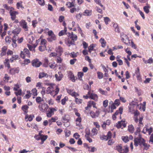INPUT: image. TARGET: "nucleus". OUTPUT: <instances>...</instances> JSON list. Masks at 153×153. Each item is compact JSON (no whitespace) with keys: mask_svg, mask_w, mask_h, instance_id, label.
I'll return each mask as SVG.
<instances>
[{"mask_svg":"<svg viewBox=\"0 0 153 153\" xmlns=\"http://www.w3.org/2000/svg\"><path fill=\"white\" fill-rule=\"evenodd\" d=\"M10 78V77L7 74H5L4 77V80L5 82H8V80Z\"/></svg>","mask_w":153,"mask_h":153,"instance_id":"obj_60","label":"nucleus"},{"mask_svg":"<svg viewBox=\"0 0 153 153\" xmlns=\"http://www.w3.org/2000/svg\"><path fill=\"white\" fill-rule=\"evenodd\" d=\"M67 31V28L66 27H64V30L61 31L59 33V36H61L64 35L65 34H67L66 33Z\"/></svg>","mask_w":153,"mask_h":153,"instance_id":"obj_27","label":"nucleus"},{"mask_svg":"<svg viewBox=\"0 0 153 153\" xmlns=\"http://www.w3.org/2000/svg\"><path fill=\"white\" fill-rule=\"evenodd\" d=\"M124 149H123V152L127 153L128 152V148L127 146H124Z\"/></svg>","mask_w":153,"mask_h":153,"instance_id":"obj_59","label":"nucleus"},{"mask_svg":"<svg viewBox=\"0 0 153 153\" xmlns=\"http://www.w3.org/2000/svg\"><path fill=\"white\" fill-rule=\"evenodd\" d=\"M20 26L22 27L25 31L28 30V27L27 23L24 19H22L19 22Z\"/></svg>","mask_w":153,"mask_h":153,"instance_id":"obj_8","label":"nucleus"},{"mask_svg":"<svg viewBox=\"0 0 153 153\" xmlns=\"http://www.w3.org/2000/svg\"><path fill=\"white\" fill-rule=\"evenodd\" d=\"M114 149L117 150L120 153H123L122 146L121 144H118L116 145Z\"/></svg>","mask_w":153,"mask_h":153,"instance_id":"obj_19","label":"nucleus"},{"mask_svg":"<svg viewBox=\"0 0 153 153\" xmlns=\"http://www.w3.org/2000/svg\"><path fill=\"white\" fill-rule=\"evenodd\" d=\"M59 91V89L58 85H54L48 87L47 88L46 91L47 94H50L53 97L57 94Z\"/></svg>","mask_w":153,"mask_h":153,"instance_id":"obj_2","label":"nucleus"},{"mask_svg":"<svg viewBox=\"0 0 153 153\" xmlns=\"http://www.w3.org/2000/svg\"><path fill=\"white\" fill-rule=\"evenodd\" d=\"M38 108L41 111L45 112L47 111L48 106L46 103H41L39 105Z\"/></svg>","mask_w":153,"mask_h":153,"instance_id":"obj_7","label":"nucleus"},{"mask_svg":"<svg viewBox=\"0 0 153 153\" xmlns=\"http://www.w3.org/2000/svg\"><path fill=\"white\" fill-rule=\"evenodd\" d=\"M87 105L89 107L93 106V107L96 108V103L95 102L92 101H89Z\"/></svg>","mask_w":153,"mask_h":153,"instance_id":"obj_30","label":"nucleus"},{"mask_svg":"<svg viewBox=\"0 0 153 153\" xmlns=\"http://www.w3.org/2000/svg\"><path fill=\"white\" fill-rule=\"evenodd\" d=\"M96 45L94 44H92L88 47V51L90 53L92 51L94 50V48L95 47Z\"/></svg>","mask_w":153,"mask_h":153,"instance_id":"obj_40","label":"nucleus"},{"mask_svg":"<svg viewBox=\"0 0 153 153\" xmlns=\"http://www.w3.org/2000/svg\"><path fill=\"white\" fill-rule=\"evenodd\" d=\"M142 143V146H143L144 147V149L146 150L148 149L150 147V145L146 143V141L145 140Z\"/></svg>","mask_w":153,"mask_h":153,"instance_id":"obj_33","label":"nucleus"},{"mask_svg":"<svg viewBox=\"0 0 153 153\" xmlns=\"http://www.w3.org/2000/svg\"><path fill=\"white\" fill-rule=\"evenodd\" d=\"M98 77L99 79H101L103 78V74L101 72L98 71L97 72Z\"/></svg>","mask_w":153,"mask_h":153,"instance_id":"obj_57","label":"nucleus"},{"mask_svg":"<svg viewBox=\"0 0 153 153\" xmlns=\"http://www.w3.org/2000/svg\"><path fill=\"white\" fill-rule=\"evenodd\" d=\"M24 52L25 53L27 56L28 57H30V52L29 50L26 48H25L23 50Z\"/></svg>","mask_w":153,"mask_h":153,"instance_id":"obj_43","label":"nucleus"},{"mask_svg":"<svg viewBox=\"0 0 153 153\" xmlns=\"http://www.w3.org/2000/svg\"><path fill=\"white\" fill-rule=\"evenodd\" d=\"M47 41L45 39H41L40 42L41 45H45L46 46Z\"/></svg>","mask_w":153,"mask_h":153,"instance_id":"obj_58","label":"nucleus"},{"mask_svg":"<svg viewBox=\"0 0 153 153\" xmlns=\"http://www.w3.org/2000/svg\"><path fill=\"white\" fill-rule=\"evenodd\" d=\"M56 39V37L55 34L49 36L47 38L48 40L50 42L55 40Z\"/></svg>","mask_w":153,"mask_h":153,"instance_id":"obj_24","label":"nucleus"},{"mask_svg":"<svg viewBox=\"0 0 153 153\" xmlns=\"http://www.w3.org/2000/svg\"><path fill=\"white\" fill-rule=\"evenodd\" d=\"M17 92H15V94L18 97V95H21L22 94V90L21 89H19L18 90Z\"/></svg>","mask_w":153,"mask_h":153,"instance_id":"obj_61","label":"nucleus"},{"mask_svg":"<svg viewBox=\"0 0 153 153\" xmlns=\"http://www.w3.org/2000/svg\"><path fill=\"white\" fill-rule=\"evenodd\" d=\"M91 10H85L83 12V15L84 16H90L91 15Z\"/></svg>","mask_w":153,"mask_h":153,"instance_id":"obj_28","label":"nucleus"},{"mask_svg":"<svg viewBox=\"0 0 153 153\" xmlns=\"http://www.w3.org/2000/svg\"><path fill=\"white\" fill-rule=\"evenodd\" d=\"M121 40L123 42L127 45H129L130 44L131 40H130L128 37L126 35H123L121 36Z\"/></svg>","mask_w":153,"mask_h":153,"instance_id":"obj_9","label":"nucleus"},{"mask_svg":"<svg viewBox=\"0 0 153 153\" xmlns=\"http://www.w3.org/2000/svg\"><path fill=\"white\" fill-rule=\"evenodd\" d=\"M48 66L51 68L52 69L54 68L56 66L55 63L54 62H50Z\"/></svg>","mask_w":153,"mask_h":153,"instance_id":"obj_47","label":"nucleus"},{"mask_svg":"<svg viewBox=\"0 0 153 153\" xmlns=\"http://www.w3.org/2000/svg\"><path fill=\"white\" fill-rule=\"evenodd\" d=\"M46 49V46L45 45H41L39 47V50L41 51H43Z\"/></svg>","mask_w":153,"mask_h":153,"instance_id":"obj_46","label":"nucleus"},{"mask_svg":"<svg viewBox=\"0 0 153 153\" xmlns=\"http://www.w3.org/2000/svg\"><path fill=\"white\" fill-rule=\"evenodd\" d=\"M130 45L131 47L134 49L137 48V47L136 45L134 43L132 40H131L130 44H129Z\"/></svg>","mask_w":153,"mask_h":153,"instance_id":"obj_49","label":"nucleus"},{"mask_svg":"<svg viewBox=\"0 0 153 153\" xmlns=\"http://www.w3.org/2000/svg\"><path fill=\"white\" fill-rule=\"evenodd\" d=\"M33 117H34V116L33 115L30 114L28 116V115L27 114L26 115L25 118V119L28 118V120L31 121L33 120Z\"/></svg>","mask_w":153,"mask_h":153,"instance_id":"obj_41","label":"nucleus"},{"mask_svg":"<svg viewBox=\"0 0 153 153\" xmlns=\"http://www.w3.org/2000/svg\"><path fill=\"white\" fill-rule=\"evenodd\" d=\"M55 50L57 55L59 56H61L63 53V49L60 46L56 47Z\"/></svg>","mask_w":153,"mask_h":153,"instance_id":"obj_17","label":"nucleus"},{"mask_svg":"<svg viewBox=\"0 0 153 153\" xmlns=\"http://www.w3.org/2000/svg\"><path fill=\"white\" fill-rule=\"evenodd\" d=\"M100 42L101 44V46L102 47H105L106 46V42L104 39L101 38L100 40Z\"/></svg>","mask_w":153,"mask_h":153,"instance_id":"obj_29","label":"nucleus"},{"mask_svg":"<svg viewBox=\"0 0 153 153\" xmlns=\"http://www.w3.org/2000/svg\"><path fill=\"white\" fill-rule=\"evenodd\" d=\"M41 64L42 63L37 59H35L32 62V66L35 67H39Z\"/></svg>","mask_w":153,"mask_h":153,"instance_id":"obj_14","label":"nucleus"},{"mask_svg":"<svg viewBox=\"0 0 153 153\" xmlns=\"http://www.w3.org/2000/svg\"><path fill=\"white\" fill-rule=\"evenodd\" d=\"M56 60L57 63H61L62 61V59L60 56H57L56 57Z\"/></svg>","mask_w":153,"mask_h":153,"instance_id":"obj_48","label":"nucleus"},{"mask_svg":"<svg viewBox=\"0 0 153 153\" xmlns=\"http://www.w3.org/2000/svg\"><path fill=\"white\" fill-rule=\"evenodd\" d=\"M144 140H145L142 137L141 135L139 134L138 137H136V136L135 137L134 145L136 147L138 145L142 147V143Z\"/></svg>","mask_w":153,"mask_h":153,"instance_id":"obj_5","label":"nucleus"},{"mask_svg":"<svg viewBox=\"0 0 153 153\" xmlns=\"http://www.w3.org/2000/svg\"><path fill=\"white\" fill-rule=\"evenodd\" d=\"M9 13L11 16V19L12 21L14 20L16 18V15L19 14L18 12L13 10H10Z\"/></svg>","mask_w":153,"mask_h":153,"instance_id":"obj_12","label":"nucleus"},{"mask_svg":"<svg viewBox=\"0 0 153 153\" xmlns=\"http://www.w3.org/2000/svg\"><path fill=\"white\" fill-rule=\"evenodd\" d=\"M83 73L82 72H79L78 74V78L79 80H81L82 76H83Z\"/></svg>","mask_w":153,"mask_h":153,"instance_id":"obj_50","label":"nucleus"},{"mask_svg":"<svg viewBox=\"0 0 153 153\" xmlns=\"http://www.w3.org/2000/svg\"><path fill=\"white\" fill-rule=\"evenodd\" d=\"M35 40L33 36H30L28 41L30 43L32 44L33 41Z\"/></svg>","mask_w":153,"mask_h":153,"instance_id":"obj_45","label":"nucleus"},{"mask_svg":"<svg viewBox=\"0 0 153 153\" xmlns=\"http://www.w3.org/2000/svg\"><path fill=\"white\" fill-rule=\"evenodd\" d=\"M99 112L98 111H96L95 112L93 111H91L90 113V114L91 117L93 118L97 117L99 114Z\"/></svg>","mask_w":153,"mask_h":153,"instance_id":"obj_18","label":"nucleus"},{"mask_svg":"<svg viewBox=\"0 0 153 153\" xmlns=\"http://www.w3.org/2000/svg\"><path fill=\"white\" fill-rule=\"evenodd\" d=\"M143 60L145 64H152L153 63V59L150 57L148 60H146L144 58H143Z\"/></svg>","mask_w":153,"mask_h":153,"instance_id":"obj_25","label":"nucleus"},{"mask_svg":"<svg viewBox=\"0 0 153 153\" xmlns=\"http://www.w3.org/2000/svg\"><path fill=\"white\" fill-rule=\"evenodd\" d=\"M31 93L29 91H27V94L25 96V97L27 99L29 98L31 96Z\"/></svg>","mask_w":153,"mask_h":153,"instance_id":"obj_52","label":"nucleus"},{"mask_svg":"<svg viewBox=\"0 0 153 153\" xmlns=\"http://www.w3.org/2000/svg\"><path fill=\"white\" fill-rule=\"evenodd\" d=\"M135 74L136 75V77L138 80H140L141 79V77L140 76V69L138 67L137 68L135 71Z\"/></svg>","mask_w":153,"mask_h":153,"instance_id":"obj_23","label":"nucleus"},{"mask_svg":"<svg viewBox=\"0 0 153 153\" xmlns=\"http://www.w3.org/2000/svg\"><path fill=\"white\" fill-rule=\"evenodd\" d=\"M3 6L6 10H9V12H10V10H14V9L12 7L8 6L6 4H4L3 5Z\"/></svg>","mask_w":153,"mask_h":153,"instance_id":"obj_38","label":"nucleus"},{"mask_svg":"<svg viewBox=\"0 0 153 153\" xmlns=\"http://www.w3.org/2000/svg\"><path fill=\"white\" fill-rule=\"evenodd\" d=\"M27 46L30 51H32L34 52H35V49L33 48V47L32 45L29 44H27Z\"/></svg>","mask_w":153,"mask_h":153,"instance_id":"obj_55","label":"nucleus"},{"mask_svg":"<svg viewBox=\"0 0 153 153\" xmlns=\"http://www.w3.org/2000/svg\"><path fill=\"white\" fill-rule=\"evenodd\" d=\"M48 75L46 73L43 72H41L39 73V78L41 79L44 77H48Z\"/></svg>","mask_w":153,"mask_h":153,"instance_id":"obj_31","label":"nucleus"},{"mask_svg":"<svg viewBox=\"0 0 153 153\" xmlns=\"http://www.w3.org/2000/svg\"><path fill=\"white\" fill-rule=\"evenodd\" d=\"M112 135V134L111 132L109 131L108 132L107 135H103L102 137H101L100 138L101 140H107L111 138Z\"/></svg>","mask_w":153,"mask_h":153,"instance_id":"obj_13","label":"nucleus"},{"mask_svg":"<svg viewBox=\"0 0 153 153\" xmlns=\"http://www.w3.org/2000/svg\"><path fill=\"white\" fill-rule=\"evenodd\" d=\"M13 38H14V39H15L16 41H17V42L19 44L21 43L24 40L23 37H22L19 38L17 35H14Z\"/></svg>","mask_w":153,"mask_h":153,"instance_id":"obj_20","label":"nucleus"},{"mask_svg":"<svg viewBox=\"0 0 153 153\" xmlns=\"http://www.w3.org/2000/svg\"><path fill=\"white\" fill-rule=\"evenodd\" d=\"M150 8V5L147 4L146 6H145L143 8V10L146 13L148 14L149 12V9Z\"/></svg>","mask_w":153,"mask_h":153,"instance_id":"obj_22","label":"nucleus"},{"mask_svg":"<svg viewBox=\"0 0 153 153\" xmlns=\"http://www.w3.org/2000/svg\"><path fill=\"white\" fill-rule=\"evenodd\" d=\"M95 2L100 5L101 7H102L103 10L105 9V7L103 6V5H102L101 3V1L100 0H94Z\"/></svg>","mask_w":153,"mask_h":153,"instance_id":"obj_44","label":"nucleus"},{"mask_svg":"<svg viewBox=\"0 0 153 153\" xmlns=\"http://www.w3.org/2000/svg\"><path fill=\"white\" fill-rule=\"evenodd\" d=\"M87 147L89 152H93L97 150V149L94 147L87 146Z\"/></svg>","mask_w":153,"mask_h":153,"instance_id":"obj_32","label":"nucleus"},{"mask_svg":"<svg viewBox=\"0 0 153 153\" xmlns=\"http://www.w3.org/2000/svg\"><path fill=\"white\" fill-rule=\"evenodd\" d=\"M12 40L13 42V43L12 44V46L14 48H15L17 46V44L16 43V40L15 39H14V38L13 37L12 38Z\"/></svg>","mask_w":153,"mask_h":153,"instance_id":"obj_54","label":"nucleus"},{"mask_svg":"<svg viewBox=\"0 0 153 153\" xmlns=\"http://www.w3.org/2000/svg\"><path fill=\"white\" fill-rule=\"evenodd\" d=\"M49 63L48 59L47 58H45L44 59V62L43 65L45 67H48V66Z\"/></svg>","mask_w":153,"mask_h":153,"instance_id":"obj_37","label":"nucleus"},{"mask_svg":"<svg viewBox=\"0 0 153 153\" xmlns=\"http://www.w3.org/2000/svg\"><path fill=\"white\" fill-rule=\"evenodd\" d=\"M57 120V118L56 117H52L51 119H49L48 121L50 123V125H51L53 122H55L56 120Z\"/></svg>","mask_w":153,"mask_h":153,"instance_id":"obj_51","label":"nucleus"},{"mask_svg":"<svg viewBox=\"0 0 153 153\" xmlns=\"http://www.w3.org/2000/svg\"><path fill=\"white\" fill-rule=\"evenodd\" d=\"M28 108L29 107L27 105H24L22 107V110L26 113L28 112Z\"/></svg>","mask_w":153,"mask_h":153,"instance_id":"obj_35","label":"nucleus"},{"mask_svg":"<svg viewBox=\"0 0 153 153\" xmlns=\"http://www.w3.org/2000/svg\"><path fill=\"white\" fill-rule=\"evenodd\" d=\"M57 110L58 108L56 107L49 108L46 113L47 117H51L54 114V112L57 111Z\"/></svg>","mask_w":153,"mask_h":153,"instance_id":"obj_6","label":"nucleus"},{"mask_svg":"<svg viewBox=\"0 0 153 153\" xmlns=\"http://www.w3.org/2000/svg\"><path fill=\"white\" fill-rule=\"evenodd\" d=\"M31 91L33 96H36L37 95V90L36 88L33 89L31 90Z\"/></svg>","mask_w":153,"mask_h":153,"instance_id":"obj_56","label":"nucleus"},{"mask_svg":"<svg viewBox=\"0 0 153 153\" xmlns=\"http://www.w3.org/2000/svg\"><path fill=\"white\" fill-rule=\"evenodd\" d=\"M82 16V13H79V14H77L76 16V18L77 20H79L81 18Z\"/></svg>","mask_w":153,"mask_h":153,"instance_id":"obj_64","label":"nucleus"},{"mask_svg":"<svg viewBox=\"0 0 153 153\" xmlns=\"http://www.w3.org/2000/svg\"><path fill=\"white\" fill-rule=\"evenodd\" d=\"M21 29L20 28H16L14 29L12 31V33L14 34V35H17L21 32Z\"/></svg>","mask_w":153,"mask_h":153,"instance_id":"obj_26","label":"nucleus"},{"mask_svg":"<svg viewBox=\"0 0 153 153\" xmlns=\"http://www.w3.org/2000/svg\"><path fill=\"white\" fill-rule=\"evenodd\" d=\"M36 102L38 103H40L42 101H43V100L40 97H36Z\"/></svg>","mask_w":153,"mask_h":153,"instance_id":"obj_62","label":"nucleus"},{"mask_svg":"<svg viewBox=\"0 0 153 153\" xmlns=\"http://www.w3.org/2000/svg\"><path fill=\"white\" fill-rule=\"evenodd\" d=\"M135 107L136 106H134L131 105L129 104V105L128 106L129 111L131 113H134V120L135 122L136 123H138L139 120V123L140 124L143 125L142 121L143 119V117L142 116H140L139 120H138V117L140 113L138 111H134Z\"/></svg>","mask_w":153,"mask_h":153,"instance_id":"obj_1","label":"nucleus"},{"mask_svg":"<svg viewBox=\"0 0 153 153\" xmlns=\"http://www.w3.org/2000/svg\"><path fill=\"white\" fill-rule=\"evenodd\" d=\"M67 91L69 94L75 98V101L77 104H79L82 102V100L76 98L77 97L79 96L78 94L71 89H68Z\"/></svg>","mask_w":153,"mask_h":153,"instance_id":"obj_4","label":"nucleus"},{"mask_svg":"<svg viewBox=\"0 0 153 153\" xmlns=\"http://www.w3.org/2000/svg\"><path fill=\"white\" fill-rule=\"evenodd\" d=\"M84 89L87 90H90L91 88V87H89L88 85V84H85L83 86Z\"/></svg>","mask_w":153,"mask_h":153,"instance_id":"obj_63","label":"nucleus"},{"mask_svg":"<svg viewBox=\"0 0 153 153\" xmlns=\"http://www.w3.org/2000/svg\"><path fill=\"white\" fill-rule=\"evenodd\" d=\"M88 95H89V98L93 99L95 101H97L98 99V96L96 94L91 93L89 91L88 92Z\"/></svg>","mask_w":153,"mask_h":153,"instance_id":"obj_11","label":"nucleus"},{"mask_svg":"<svg viewBox=\"0 0 153 153\" xmlns=\"http://www.w3.org/2000/svg\"><path fill=\"white\" fill-rule=\"evenodd\" d=\"M19 58V56L17 55H13L11 58L10 59V60L11 62H12L14 60L17 59Z\"/></svg>","mask_w":153,"mask_h":153,"instance_id":"obj_42","label":"nucleus"},{"mask_svg":"<svg viewBox=\"0 0 153 153\" xmlns=\"http://www.w3.org/2000/svg\"><path fill=\"white\" fill-rule=\"evenodd\" d=\"M19 71V68H15L10 69L9 71V73L11 75H14L16 73H18Z\"/></svg>","mask_w":153,"mask_h":153,"instance_id":"obj_15","label":"nucleus"},{"mask_svg":"<svg viewBox=\"0 0 153 153\" xmlns=\"http://www.w3.org/2000/svg\"><path fill=\"white\" fill-rule=\"evenodd\" d=\"M82 119L81 117H77L75 120L76 126L77 128L79 129L82 128V126L81 125Z\"/></svg>","mask_w":153,"mask_h":153,"instance_id":"obj_10","label":"nucleus"},{"mask_svg":"<svg viewBox=\"0 0 153 153\" xmlns=\"http://www.w3.org/2000/svg\"><path fill=\"white\" fill-rule=\"evenodd\" d=\"M38 3L41 6H43L45 4L44 0H36Z\"/></svg>","mask_w":153,"mask_h":153,"instance_id":"obj_53","label":"nucleus"},{"mask_svg":"<svg viewBox=\"0 0 153 153\" xmlns=\"http://www.w3.org/2000/svg\"><path fill=\"white\" fill-rule=\"evenodd\" d=\"M128 131L131 133H133L134 131V128L133 126L132 125H130L128 126Z\"/></svg>","mask_w":153,"mask_h":153,"instance_id":"obj_39","label":"nucleus"},{"mask_svg":"<svg viewBox=\"0 0 153 153\" xmlns=\"http://www.w3.org/2000/svg\"><path fill=\"white\" fill-rule=\"evenodd\" d=\"M68 36V39L67 40L66 43L67 45L68 46H71V45H74V42L77 39V36L71 32V33H69Z\"/></svg>","mask_w":153,"mask_h":153,"instance_id":"obj_3","label":"nucleus"},{"mask_svg":"<svg viewBox=\"0 0 153 153\" xmlns=\"http://www.w3.org/2000/svg\"><path fill=\"white\" fill-rule=\"evenodd\" d=\"M113 27L115 28V31L117 32H119L120 30L117 24L114 23H113Z\"/></svg>","mask_w":153,"mask_h":153,"instance_id":"obj_34","label":"nucleus"},{"mask_svg":"<svg viewBox=\"0 0 153 153\" xmlns=\"http://www.w3.org/2000/svg\"><path fill=\"white\" fill-rule=\"evenodd\" d=\"M122 126H123L124 127H126V124L125 123V122L123 121H119L116 125V126L118 128H121Z\"/></svg>","mask_w":153,"mask_h":153,"instance_id":"obj_21","label":"nucleus"},{"mask_svg":"<svg viewBox=\"0 0 153 153\" xmlns=\"http://www.w3.org/2000/svg\"><path fill=\"white\" fill-rule=\"evenodd\" d=\"M66 5L67 6L68 8H70L74 6V3L68 1L66 3Z\"/></svg>","mask_w":153,"mask_h":153,"instance_id":"obj_36","label":"nucleus"},{"mask_svg":"<svg viewBox=\"0 0 153 153\" xmlns=\"http://www.w3.org/2000/svg\"><path fill=\"white\" fill-rule=\"evenodd\" d=\"M56 80L58 81H60L63 77V75L61 72H59L57 74L55 75Z\"/></svg>","mask_w":153,"mask_h":153,"instance_id":"obj_16","label":"nucleus"}]
</instances>
